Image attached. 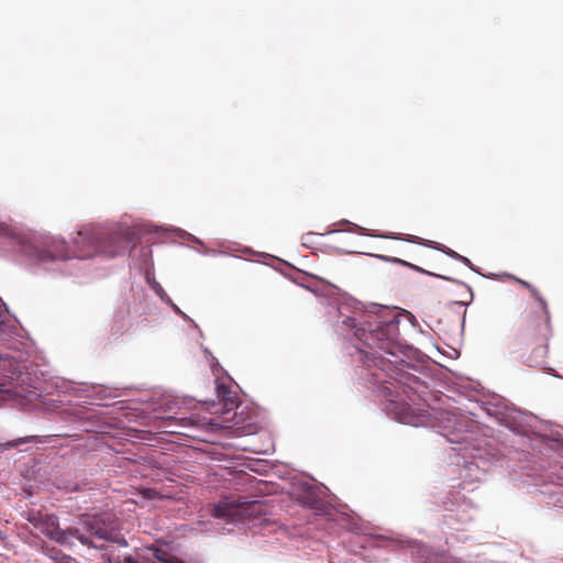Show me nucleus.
Wrapping results in <instances>:
<instances>
[{
	"mask_svg": "<svg viewBox=\"0 0 563 563\" xmlns=\"http://www.w3.org/2000/svg\"><path fill=\"white\" fill-rule=\"evenodd\" d=\"M517 283L526 288L539 305L538 310H527L522 316L516 336L517 343L527 353L526 362L529 366L551 369L548 354L549 339L553 331L549 305L533 285L519 278Z\"/></svg>",
	"mask_w": 563,
	"mask_h": 563,
	"instance_id": "obj_1",
	"label": "nucleus"
},
{
	"mask_svg": "<svg viewBox=\"0 0 563 563\" xmlns=\"http://www.w3.org/2000/svg\"><path fill=\"white\" fill-rule=\"evenodd\" d=\"M131 242L128 234L121 232L104 233L91 228L77 231L73 239V247L69 249L65 241L54 240L45 251L44 258L62 260L89 258L97 254L106 257H114L122 254Z\"/></svg>",
	"mask_w": 563,
	"mask_h": 563,
	"instance_id": "obj_2",
	"label": "nucleus"
},
{
	"mask_svg": "<svg viewBox=\"0 0 563 563\" xmlns=\"http://www.w3.org/2000/svg\"><path fill=\"white\" fill-rule=\"evenodd\" d=\"M342 323L354 330V334L371 349H378L394 354V340L398 332L395 322H384L369 312L355 311L342 320Z\"/></svg>",
	"mask_w": 563,
	"mask_h": 563,
	"instance_id": "obj_3",
	"label": "nucleus"
},
{
	"mask_svg": "<svg viewBox=\"0 0 563 563\" xmlns=\"http://www.w3.org/2000/svg\"><path fill=\"white\" fill-rule=\"evenodd\" d=\"M207 510L212 517L230 525L255 517L262 510V504L257 500H244L241 496L228 495L222 496L218 503L208 505Z\"/></svg>",
	"mask_w": 563,
	"mask_h": 563,
	"instance_id": "obj_4",
	"label": "nucleus"
},
{
	"mask_svg": "<svg viewBox=\"0 0 563 563\" xmlns=\"http://www.w3.org/2000/svg\"><path fill=\"white\" fill-rule=\"evenodd\" d=\"M372 376L374 377V382L382 385V393L385 398L388 399V405L386 406V410L394 411L396 418L402 423L410 422L411 416V407L408 404H400L398 401L399 397V384L398 379L394 378L395 382L387 380L380 376L378 372H372Z\"/></svg>",
	"mask_w": 563,
	"mask_h": 563,
	"instance_id": "obj_5",
	"label": "nucleus"
},
{
	"mask_svg": "<svg viewBox=\"0 0 563 563\" xmlns=\"http://www.w3.org/2000/svg\"><path fill=\"white\" fill-rule=\"evenodd\" d=\"M217 397L223 402V407L227 411L238 407V396L224 384H217Z\"/></svg>",
	"mask_w": 563,
	"mask_h": 563,
	"instance_id": "obj_6",
	"label": "nucleus"
},
{
	"mask_svg": "<svg viewBox=\"0 0 563 563\" xmlns=\"http://www.w3.org/2000/svg\"><path fill=\"white\" fill-rule=\"evenodd\" d=\"M47 531V536L53 539V540H56L57 542H60V543H67L68 542V538L70 536H75L82 544H87L89 547H96L93 544V542L91 540H88L86 538H84L81 534H78V530H59V529H56V530H46Z\"/></svg>",
	"mask_w": 563,
	"mask_h": 563,
	"instance_id": "obj_7",
	"label": "nucleus"
},
{
	"mask_svg": "<svg viewBox=\"0 0 563 563\" xmlns=\"http://www.w3.org/2000/svg\"><path fill=\"white\" fill-rule=\"evenodd\" d=\"M29 520L35 528L41 527L51 529L58 528L59 526L58 518L56 516L46 512L43 514L42 511H37V514H32Z\"/></svg>",
	"mask_w": 563,
	"mask_h": 563,
	"instance_id": "obj_8",
	"label": "nucleus"
},
{
	"mask_svg": "<svg viewBox=\"0 0 563 563\" xmlns=\"http://www.w3.org/2000/svg\"><path fill=\"white\" fill-rule=\"evenodd\" d=\"M181 420L188 426L203 430H207L210 427H220V422L216 421V419L208 418L206 416L201 417L200 415H191L190 417L183 418Z\"/></svg>",
	"mask_w": 563,
	"mask_h": 563,
	"instance_id": "obj_9",
	"label": "nucleus"
},
{
	"mask_svg": "<svg viewBox=\"0 0 563 563\" xmlns=\"http://www.w3.org/2000/svg\"><path fill=\"white\" fill-rule=\"evenodd\" d=\"M34 440V437H25V438H19L14 441L7 442L4 444L5 448H16L20 444L30 443Z\"/></svg>",
	"mask_w": 563,
	"mask_h": 563,
	"instance_id": "obj_10",
	"label": "nucleus"
},
{
	"mask_svg": "<svg viewBox=\"0 0 563 563\" xmlns=\"http://www.w3.org/2000/svg\"><path fill=\"white\" fill-rule=\"evenodd\" d=\"M84 525L86 526V528H90V529H93V528H101V525L104 526L106 525V520L104 519H101L99 516H93V520L92 521H84Z\"/></svg>",
	"mask_w": 563,
	"mask_h": 563,
	"instance_id": "obj_11",
	"label": "nucleus"
},
{
	"mask_svg": "<svg viewBox=\"0 0 563 563\" xmlns=\"http://www.w3.org/2000/svg\"><path fill=\"white\" fill-rule=\"evenodd\" d=\"M372 362L382 371V372H385L387 371L388 368H390L391 366V363L388 361L386 362L384 358L382 357H374L372 360Z\"/></svg>",
	"mask_w": 563,
	"mask_h": 563,
	"instance_id": "obj_12",
	"label": "nucleus"
},
{
	"mask_svg": "<svg viewBox=\"0 0 563 563\" xmlns=\"http://www.w3.org/2000/svg\"><path fill=\"white\" fill-rule=\"evenodd\" d=\"M52 559L56 562V563H76V561L67 555H59V554H56V555H53Z\"/></svg>",
	"mask_w": 563,
	"mask_h": 563,
	"instance_id": "obj_13",
	"label": "nucleus"
},
{
	"mask_svg": "<svg viewBox=\"0 0 563 563\" xmlns=\"http://www.w3.org/2000/svg\"><path fill=\"white\" fill-rule=\"evenodd\" d=\"M445 253H446L449 256H451V257H453V258H456V260H460L461 262H463V263H465V264H471V262H470V260H468V258H466V257H464V256H462V255L457 254V253H456L455 251H453V250H450V249H449Z\"/></svg>",
	"mask_w": 563,
	"mask_h": 563,
	"instance_id": "obj_14",
	"label": "nucleus"
},
{
	"mask_svg": "<svg viewBox=\"0 0 563 563\" xmlns=\"http://www.w3.org/2000/svg\"><path fill=\"white\" fill-rule=\"evenodd\" d=\"M141 494L144 498L146 499H153L155 498V496L157 495L156 490L154 489H151V488H144L141 490Z\"/></svg>",
	"mask_w": 563,
	"mask_h": 563,
	"instance_id": "obj_15",
	"label": "nucleus"
},
{
	"mask_svg": "<svg viewBox=\"0 0 563 563\" xmlns=\"http://www.w3.org/2000/svg\"><path fill=\"white\" fill-rule=\"evenodd\" d=\"M301 503L309 506V507H313L314 506V498L308 494L307 496H305L302 499H301Z\"/></svg>",
	"mask_w": 563,
	"mask_h": 563,
	"instance_id": "obj_16",
	"label": "nucleus"
},
{
	"mask_svg": "<svg viewBox=\"0 0 563 563\" xmlns=\"http://www.w3.org/2000/svg\"><path fill=\"white\" fill-rule=\"evenodd\" d=\"M96 537L99 538V539L107 538V530H97L96 531Z\"/></svg>",
	"mask_w": 563,
	"mask_h": 563,
	"instance_id": "obj_17",
	"label": "nucleus"
},
{
	"mask_svg": "<svg viewBox=\"0 0 563 563\" xmlns=\"http://www.w3.org/2000/svg\"><path fill=\"white\" fill-rule=\"evenodd\" d=\"M120 563H137L135 560H133L131 556H125L122 560H120Z\"/></svg>",
	"mask_w": 563,
	"mask_h": 563,
	"instance_id": "obj_18",
	"label": "nucleus"
},
{
	"mask_svg": "<svg viewBox=\"0 0 563 563\" xmlns=\"http://www.w3.org/2000/svg\"><path fill=\"white\" fill-rule=\"evenodd\" d=\"M117 563H120V561H118Z\"/></svg>",
	"mask_w": 563,
	"mask_h": 563,
	"instance_id": "obj_19",
	"label": "nucleus"
}]
</instances>
